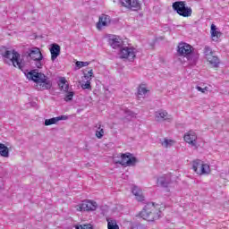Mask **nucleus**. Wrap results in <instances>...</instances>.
I'll list each match as a JSON object with an SVG mask.
<instances>
[{
	"mask_svg": "<svg viewBox=\"0 0 229 229\" xmlns=\"http://www.w3.org/2000/svg\"><path fill=\"white\" fill-rule=\"evenodd\" d=\"M28 80L36 83L38 90H47L52 87L51 81L44 73L32 70L26 74Z\"/></svg>",
	"mask_w": 229,
	"mask_h": 229,
	"instance_id": "f257e3e1",
	"label": "nucleus"
},
{
	"mask_svg": "<svg viewBox=\"0 0 229 229\" xmlns=\"http://www.w3.org/2000/svg\"><path fill=\"white\" fill-rule=\"evenodd\" d=\"M1 55L4 58V64L13 65V67H16L21 71H22L24 68V64H22L21 54L15 51V49L8 50V48H5L4 50L1 51Z\"/></svg>",
	"mask_w": 229,
	"mask_h": 229,
	"instance_id": "f03ea898",
	"label": "nucleus"
},
{
	"mask_svg": "<svg viewBox=\"0 0 229 229\" xmlns=\"http://www.w3.org/2000/svg\"><path fill=\"white\" fill-rule=\"evenodd\" d=\"M162 206L159 204H155L153 202H148L145 205L141 212L140 213V217L145 221H156L160 217V212Z\"/></svg>",
	"mask_w": 229,
	"mask_h": 229,
	"instance_id": "7ed1b4c3",
	"label": "nucleus"
},
{
	"mask_svg": "<svg viewBox=\"0 0 229 229\" xmlns=\"http://www.w3.org/2000/svg\"><path fill=\"white\" fill-rule=\"evenodd\" d=\"M192 169L196 174H199V176L210 174V165L199 159L192 161Z\"/></svg>",
	"mask_w": 229,
	"mask_h": 229,
	"instance_id": "20e7f679",
	"label": "nucleus"
},
{
	"mask_svg": "<svg viewBox=\"0 0 229 229\" xmlns=\"http://www.w3.org/2000/svg\"><path fill=\"white\" fill-rule=\"evenodd\" d=\"M98 208V202L90 199L83 200L75 206L77 212H94Z\"/></svg>",
	"mask_w": 229,
	"mask_h": 229,
	"instance_id": "39448f33",
	"label": "nucleus"
},
{
	"mask_svg": "<svg viewBox=\"0 0 229 229\" xmlns=\"http://www.w3.org/2000/svg\"><path fill=\"white\" fill-rule=\"evenodd\" d=\"M173 8L182 17H191V15H192V8L185 6V2H174L173 4Z\"/></svg>",
	"mask_w": 229,
	"mask_h": 229,
	"instance_id": "423d86ee",
	"label": "nucleus"
},
{
	"mask_svg": "<svg viewBox=\"0 0 229 229\" xmlns=\"http://www.w3.org/2000/svg\"><path fill=\"white\" fill-rule=\"evenodd\" d=\"M193 52L194 47L188 43L182 42L179 43L177 47V54L179 55V56H182L183 58H187L188 60L189 58H191V55H192Z\"/></svg>",
	"mask_w": 229,
	"mask_h": 229,
	"instance_id": "0eeeda50",
	"label": "nucleus"
},
{
	"mask_svg": "<svg viewBox=\"0 0 229 229\" xmlns=\"http://www.w3.org/2000/svg\"><path fill=\"white\" fill-rule=\"evenodd\" d=\"M116 164H121L124 167H133L137 164V158L133 157L131 153H125L120 155V160Z\"/></svg>",
	"mask_w": 229,
	"mask_h": 229,
	"instance_id": "6e6552de",
	"label": "nucleus"
},
{
	"mask_svg": "<svg viewBox=\"0 0 229 229\" xmlns=\"http://www.w3.org/2000/svg\"><path fill=\"white\" fill-rule=\"evenodd\" d=\"M119 56L120 58L129 60V62H133V60H135V56H137V49L125 47L120 49Z\"/></svg>",
	"mask_w": 229,
	"mask_h": 229,
	"instance_id": "1a4fd4ad",
	"label": "nucleus"
},
{
	"mask_svg": "<svg viewBox=\"0 0 229 229\" xmlns=\"http://www.w3.org/2000/svg\"><path fill=\"white\" fill-rule=\"evenodd\" d=\"M157 184L158 187H163L164 189H169L173 185V174H162L157 177Z\"/></svg>",
	"mask_w": 229,
	"mask_h": 229,
	"instance_id": "9d476101",
	"label": "nucleus"
},
{
	"mask_svg": "<svg viewBox=\"0 0 229 229\" xmlns=\"http://www.w3.org/2000/svg\"><path fill=\"white\" fill-rule=\"evenodd\" d=\"M154 117L157 123H164V121H166V123H171V121H173V115L169 114V113L164 109L156 111Z\"/></svg>",
	"mask_w": 229,
	"mask_h": 229,
	"instance_id": "9b49d317",
	"label": "nucleus"
},
{
	"mask_svg": "<svg viewBox=\"0 0 229 229\" xmlns=\"http://www.w3.org/2000/svg\"><path fill=\"white\" fill-rule=\"evenodd\" d=\"M119 2L123 8L128 10H133L134 12L140 10L141 4L139 0H119Z\"/></svg>",
	"mask_w": 229,
	"mask_h": 229,
	"instance_id": "f8f14e48",
	"label": "nucleus"
},
{
	"mask_svg": "<svg viewBox=\"0 0 229 229\" xmlns=\"http://www.w3.org/2000/svg\"><path fill=\"white\" fill-rule=\"evenodd\" d=\"M184 141L191 148H198V134L194 131H189L183 136Z\"/></svg>",
	"mask_w": 229,
	"mask_h": 229,
	"instance_id": "ddd939ff",
	"label": "nucleus"
},
{
	"mask_svg": "<svg viewBox=\"0 0 229 229\" xmlns=\"http://www.w3.org/2000/svg\"><path fill=\"white\" fill-rule=\"evenodd\" d=\"M106 38H107V42L109 46L113 47V49H119L123 47V39L119 36L107 34L106 35Z\"/></svg>",
	"mask_w": 229,
	"mask_h": 229,
	"instance_id": "4468645a",
	"label": "nucleus"
},
{
	"mask_svg": "<svg viewBox=\"0 0 229 229\" xmlns=\"http://www.w3.org/2000/svg\"><path fill=\"white\" fill-rule=\"evenodd\" d=\"M110 24H112V18L106 14H101L96 24V28L98 31H101L102 30H105V28H108Z\"/></svg>",
	"mask_w": 229,
	"mask_h": 229,
	"instance_id": "2eb2a0df",
	"label": "nucleus"
},
{
	"mask_svg": "<svg viewBox=\"0 0 229 229\" xmlns=\"http://www.w3.org/2000/svg\"><path fill=\"white\" fill-rule=\"evenodd\" d=\"M28 56H30V60L34 62L36 60H44V55H42V52H40V48L38 47H32L29 49Z\"/></svg>",
	"mask_w": 229,
	"mask_h": 229,
	"instance_id": "dca6fc26",
	"label": "nucleus"
},
{
	"mask_svg": "<svg viewBox=\"0 0 229 229\" xmlns=\"http://www.w3.org/2000/svg\"><path fill=\"white\" fill-rule=\"evenodd\" d=\"M210 33H211V40L213 42H219L223 34L221 33V31H219V29H217L216 25L214 24L211 25Z\"/></svg>",
	"mask_w": 229,
	"mask_h": 229,
	"instance_id": "f3484780",
	"label": "nucleus"
},
{
	"mask_svg": "<svg viewBox=\"0 0 229 229\" xmlns=\"http://www.w3.org/2000/svg\"><path fill=\"white\" fill-rule=\"evenodd\" d=\"M69 119V116L67 115H61L50 119H46L45 120V126H51V124H56V123L60 121H67Z\"/></svg>",
	"mask_w": 229,
	"mask_h": 229,
	"instance_id": "a211bd4d",
	"label": "nucleus"
},
{
	"mask_svg": "<svg viewBox=\"0 0 229 229\" xmlns=\"http://www.w3.org/2000/svg\"><path fill=\"white\" fill-rule=\"evenodd\" d=\"M51 53V60L52 62H55L58 56H60V45L58 44H53L50 48Z\"/></svg>",
	"mask_w": 229,
	"mask_h": 229,
	"instance_id": "6ab92c4d",
	"label": "nucleus"
},
{
	"mask_svg": "<svg viewBox=\"0 0 229 229\" xmlns=\"http://www.w3.org/2000/svg\"><path fill=\"white\" fill-rule=\"evenodd\" d=\"M132 194L135 196L137 201H144V194L142 193V190L137 186L132 188Z\"/></svg>",
	"mask_w": 229,
	"mask_h": 229,
	"instance_id": "aec40b11",
	"label": "nucleus"
},
{
	"mask_svg": "<svg viewBox=\"0 0 229 229\" xmlns=\"http://www.w3.org/2000/svg\"><path fill=\"white\" fill-rule=\"evenodd\" d=\"M207 62H208V64L210 65H212V67L217 68L219 67V64H221V62L219 61V57L216 56V55H209V57L206 58Z\"/></svg>",
	"mask_w": 229,
	"mask_h": 229,
	"instance_id": "412c9836",
	"label": "nucleus"
},
{
	"mask_svg": "<svg viewBox=\"0 0 229 229\" xmlns=\"http://www.w3.org/2000/svg\"><path fill=\"white\" fill-rule=\"evenodd\" d=\"M61 90L64 92H69V82H67V80L65 77H61L59 79V83H58Z\"/></svg>",
	"mask_w": 229,
	"mask_h": 229,
	"instance_id": "4be33fe9",
	"label": "nucleus"
},
{
	"mask_svg": "<svg viewBox=\"0 0 229 229\" xmlns=\"http://www.w3.org/2000/svg\"><path fill=\"white\" fill-rule=\"evenodd\" d=\"M96 131H95V137L97 139H101L102 137H105V126H103L101 123H98L96 125Z\"/></svg>",
	"mask_w": 229,
	"mask_h": 229,
	"instance_id": "5701e85b",
	"label": "nucleus"
},
{
	"mask_svg": "<svg viewBox=\"0 0 229 229\" xmlns=\"http://www.w3.org/2000/svg\"><path fill=\"white\" fill-rule=\"evenodd\" d=\"M0 157L8 158L10 157V149L4 143H0Z\"/></svg>",
	"mask_w": 229,
	"mask_h": 229,
	"instance_id": "b1692460",
	"label": "nucleus"
},
{
	"mask_svg": "<svg viewBox=\"0 0 229 229\" xmlns=\"http://www.w3.org/2000/svg\"><path fill=\"white\" fill-rule=\"evenodd\" d=\"M148 92H149V90L146 87V84H140L139 86V88H138L139 98H144V96H146V94H148Z\"/></svg>",
	"mask_w": 229,
	"mask_h": 229,
	"instance_id": "393cba45",
	"label": "nucleus"
},
{
	"mask_svg": "<svg viewBox=\"0 0 229 229\" xmlns=\"http://www.w3.org/2000/svg\"><path fill=\"white\" fill-rule=\"evenodd\" d=\"M160 144L163 148H171V146H174V140L165 138L160 140Z\"/></svg>",
	"mask_w": 229,
	"mask_h": 229,
	"instance_id": "a878e982",
	"label": "nucleus"
},
{
	"mask_svg": "<svg viewBox=\"0 0 229 229\" xmlns=\"http://www.w3.org/2000/svg\"><path fill=\"white\" fill-rule=\"evenodd\" d=\"M107 221V229H119V225L115 220L106 219Z\"/></svg>",
	"mask_w": 229,
	"mask_h": 229,
	"instance_id": "bb28decb",
	"label": "nucleus"
},
{
	"mask_svg": "<svg viewBox=\"0 0 229 229\" xmlns=\"http://www.w3.org/2000/svg\"><path fill=\"white\" fill-rule=\"evenodd\" d=\"M213 55H214V51H212V48L210 47H204V55L206 59L210 56H213Z\"/></svg>",
	"mask_w": 229,
	"mask_h": 229,
	"instance_id": "cd10ccee",
	"label": "nucleus"
},
{
	"mask_svg": "<svg viewBox=\"0 0 229 229\" xmlns=\"http://www.w3.org/2000/svg\"><path fill=\"white\" fill-rule=\"evenodd\" d=\"M92 78H94V72L89 70L87 73H84V79L86 81H92Z\"/></svg>",
	"mask_w": 229,
	"mask_h": 229,
	"instance_id": "c85d7f7f",
	"label": "nucleus"
},
{
	"mask_svg": "<svg viewBox=\"0 0 229 229\" xmlns=\"http://www.w3.org/2000/svg\"><path fill=\"white\" fill-rule=\"evenodd\" d=\"M75 65L77 69H81V67H87L89 65V62L77 61Z\"/></svg>",
	"mask_w": 229,
	"mask_h": 229,
	"instance_id": "c756f323",
	"label": "nucleus"
},
{
	"mask_svg": "<svg viewBox=\"0 0 229 229\" xmlns=\"http://www.w3.org/2000/svg\"><path fill=\"white\" fill-rule=\"evenodd\" d=\"M66 92H67V94L65 96L64 100L65 101H72V98H74V92H72V91H66Z\"/></svg>",
	"mask_w": 229,
	"mask_h": 229,
	"instance_id": "7c9ffc66",
	"label": "nucleus"
},
{
	"mask_svg": "<svg viewBox=\"0 0 229 229\" xmlns=\"http://www.w3.org/2000/svg\"><path fill=\"white\" fill-rule=\"evenodd\" d=\"M196 89L199 92H201L202 94H207V92H208V87L205 86L204 88H201V86H197Z\"/></svg>",
	"mask_w": 229,
	"mask_h": 229,
	"instance_id": "2f4dec72",
	"label": "nucleus"
},
{
	"mask_svg": "<svg viewBox=\"0 0 229 229\" xmlns=\"http://www.w3.org/2000/svg\"><path fill=\"white\" fill-rule=\"evenodd\" d=\"M81 89L90 90V89H92V87L90 86V81H86L85 83H82Z\"/></svg>",
	"mask_w": 229,
	"mask_h": 229,
	"instance_id": "473e14b6",
	"label": "nucleus"
},
{
	"mask_svg": "<svg viewBox=\"0 0 229 229\" xmlns=\"http://www.w3.org/2000/svg\"><path fill=\"white\" fill-rule=\"evenodd\" d=\"M123 114H125L124 115L125 118L133 117L134 115L133 112H131L130 109H124Z\"/></svg>",
	"mask_w": 229,
	"mask_h": 229,
	"instance_id": "72a5a7b5",
	"label": "nucleus"
},
{
	"mask_svg": "<svg viewBox=\"0 0 229 229\" xmlns=\"http://www.w3.org/2000/svg\"><path fill=\"white\" fill-rule=\"evenodd\" d=\"M75 229H94L92 228L91 225H80V226H75Z\"/></svg>",
	"mask_w": 229,
	"mask_h": 229,
	"instance_id": "f704fd0d",
	"label": "nucleus"
},
{
	"mask_svg": "<svg viewBox=\"0 0 229 229\" xmlns=\"http://www.w3.org/2000/svg\"><path fill=\"white\" fill-rule=\"evenodd\" d=\"M36 67L38 69H42V67L44 66V64H42V60H36Z\"/></svg>",
	"mask_w": 229,
	"mask_h": 229,
	"instance_id": "c9c22d12",
	"label": "nucleus"
}]
</instances>
